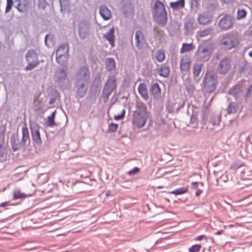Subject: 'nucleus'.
<instances>
[{
	"mask_svg": "<svg viewBox=\"0 0 252 252\" xmlns=\"http://www.w3.org/2000/svg\"><path fill=\"white\" fill-rule=\"evenodd\" d=\"M204 87L209 93L213 92L216 88L217 84V76L216 74L213 72H207L204 79Z\"/></svg>",
	"mask_w": 252,
	"mask_h": 252,
	"instance_id": "obj_1",
	"label": "nucleus"
},
{
	"mask_svg": "<svg viewBox=\"0 0 252 252\" xmlns=\"http://www.w3.org/2000/svg\"><path fill=\"white\" fill-rule=\"evenodd\" d=\"M148 118L147 111H134L132 123L133 126L138 128L143 127Z\"/></svg>",
	"mask_w": 252,
	"mask_h": 252,
	"instance_id": "obj_2",
	"label": "nucleus"
},
{
	"mask_svg": "<svg viewBox=\"0 0 252 252\" xmlns=\"http://www.w3.org/2000/svg\"><path fill=\"white\" fill-rule=\"evenodd\" d=\"M30 127L33 143L37 146H41L42 142L39 131L40 128L39 125L35 122H30Z\"/></svg>",
	"mask_w": 252,
	"mask_h": 252,
	"instance_id": "obj_3",
	"label": "nucleus"
},
{
	"mask_svg": "<svg viewBox=\"0 0 252 252\" xmlns=\"http://www.w3.org/2000/svg\"><path fill=\"white\" fill-rule=\"evenodd\" d=\"M160 113L156 118V128L160 131H165L168 128V124L167 123V111H160Z\"/></svg>",
	"mask_w": 252,
	"mask_h": 252,
	"instance_id": "obj_4",
	"label": "nucleus"
},
{
	"mask_svg": "<svg viewBox=\"0 0 252 252\" xmlns=\"http://www.w3.org/2000/svg\"><path fill=\"white\" fill-rule=\"evenodd\" d=\"M26 60L28 63L25 69L26 70H31L38 65L39 61L38 59V55L35 51L33 50L28 52L26 56Z\"/></svg>",
	"mask_w": 252,
	"mask_h": 252,
	"instance_id": "obj_5",
	"label": "nucleus"
},
{
	"mask_svg": "<svg viewBox=\"0 0 252 252\" xmlns=\"http://www.w3.org/2000/svg\"><path fill=\"white\" fill-rule=\"evenodd\" d=\"M69 47L67 44H63L60 46L56 52V60L57 62L63 64L68 59Z\"/></svg>",
	"mask_w": 252,
	"mask_h": 252,
	"instance_id": "obj_6",
	"label": "nucleus"
},
{
	"mask_svg": "<svg viewBox=\"0 0 252 252\" xmlns=\"http://www.w3.org/2000/svg\"><path fill=\"white\" fill-rule=\"evenodd\" d=\"M116 88L115 80L114 78H109L107 80L103 90L102 96L104 101H107L109 96Z\"/></svg>",
	"mask_w": 252,
	"mask_h": 252,
	"instance_id": "obj_7",
	"label": "nucleus"
},
{
	"mask_svg": "<svg viewBox=\"0 0 252 252\" xmlns=\"http://www.w3.org/2000/svg\"><path fill=\"white\" fill-rule=\"evenodd\" d=\"M231 68V62L229 58H225L222 59L219 63L217 70L220 74L227 73Z\"/></svg>",
	"mask_w": 252,
	"mask_h": 252,
	"instance_id": "obj_8",
	"label": "nucleus"
},
{
	"mask_svg": "<svg viewBox=\"0 0 252 252\" xmlns=\"http://www.w3.org/2000/svg\"><path fill=\"white\" fill-rule=\"evenodd\" d=\"M221 43L225 49H231L237 45L238 41L234 37L226 36L222 39Z\"/></svg>",
	"mask_w": 252,
	"mask_h": 252,
	"instance_id": "obj_9",
	"label": "nucleus"
},
{
	"mask_svg": "<svg viewBox=\"0 0 252 252\" xmlns=\"http://www.w3.org/2000/svg\"><path fill=\"white\" fill-rule=\"evenodd\" d=\"M89 25L86 21H82L79 23L78 33L81 39L86 38L89 33Z\"/></svg>",
	"mask_w": 252,
	"mask_h": 252,
	"instance_id": "obj_10",
	"label": "nucleus"
},
{
	"mask_svg": "<svg viewBox=\"0 0 252 252\" xmlns=\"http://www.w3.org/2000/svg\"><path fill=\"white\" fill-rule=\"evenodd\" d=\"M233 24L232 17L230 15H226L220 20L219 25L223 30H226L232 27Z\"/></svg>",
	"mask_w": 252,
	"mask_h": 252,
	"instance_id": "obj_11",
	"label": "nucleus"
},
{
	"mask_svg": "<svg viewBox=\"0 0 252 252\" xmlns=\"http://www.w3.org/2000/svg\"><path fill=\"white\" fill-rule=\"evenodd\" d=\"M212 52L213 49L211 46H203L198 49L197 55L199 59L203 60L209 57Z\"/></svg>",
	"mask_w": 252,
	"mask_h": 252,
	"instance_id": "obj_12",
	"label": "nucleus"
},
{
	"mask_svg": "<svg viewBox=\"0 0 252 252\" xmlns=\"http://www.w3.org/2000/svg\"><path fill=\"white\" fill-rule=\"evenodd\" d=\"M78 81L87 82L89 78V71L88 68L86 67H82L79 69L77 73Z\"/></svg>",
	"mask_w": 252,
	"mask_h": 252,
	"instance_id": "obj_13",
	"label": "nucleus"
},
{
	"mask_svg": "<svg viewBox=\"0 0 252 252\" xmlns=\"http://www.w3.org/2000/svg\"><path fill=\"white\" fill-rule=\"evenodd\" d=\"M11 144L13 151L15 152L20 149H25L26 147L20 141L17 136H12L11 138Z\"/></svg>",
	"mask_w": 252,
	"mask_h": 252,
	"instance_id": "obj_14",
	"label": "nucleus"
},
{
	"mask_svg": "<svg viewBox=\"0 0 252 252\" xmlns=\"http://www.w3.org/2000/svg\"><path fill=\"white\" fill-rule=\"evenodd\" d=\"M22 138L21 139V142L22 143H23L25 146V147H26L28 145L30 144L31 140L30 138L29 129L26 125L22 127Z\"/></svg>",
	"mask_w": 252,
	"mask_h": 252,
	"instance_id": "obj_15",
	"label": "nucleus"
},
{
	"mask_svg": "<svg viewBox=\"0 0 252 252\" xmlns=\"http://www.w3.org/2000/svg\"><path fill=\"white\" fill-rule=\"evenodd\" d=\"M191 63L190 58L185 55L183 56L180 62V68L182 71H188L189 70Z\"/></svg>",
	"mask_w": 252,
	"mask_h": 252,
	"instance_id": "obj_16",
	"label": "nucleus"
},
{
	"mask_svg": "<svg viewBox=\"0 0 252 252\" xmlns=\"http://www.w3.org/2000/svg\"><path fill=\"white\" fill-rule=\"evenodd\" d=\"M155 20L159 25L161 26L165 25L167 23V20L166 12L155 13Z\"/></svg>",
	"mask_w": 252,
	"mask_h": 252,
	"instance_id": "obj_17",
	"label": "nucleus"
},
{
	"mask_svg": "<svg viewBox=\"0 0 252 252\" xmlns=\"http://www.w3.org/2000/svg\"><path fill=\"white\" fill-rule=\"evenodd\" d=\"M138 91L141 97L145 100H147L149 98L147 87L145 83H140L138 87Z\"/></svg>",
	"mask_w": 252,
	"mask_h": 252,
	"instance_id": "obj_18",
	"label": "nucleus"
},
{
	"mask_svg": "<svg viewBox=\"0 0 252 252\" xmlns=\"http://www.w3.org/2000/svg\"><path fill=\"white\" fill-rule=\"evenodd\" d=\"M99 13L105 20L110 19L112 15L111 11L105 6H102L100 7Z\"/></svg>",
	"mask_w": 252,
	"mask_h": 252,
	"instance_id": "obj_19",
	"label": "nucleus"
},
{
	"mask_svg": "<svg viewBox=\"0 0 252 252\" xmlns=\"http://www.w3.org/2000/svg\"><path fill=\"white\" fill-rule=\"evenodd\" d=\"M19 3L17 6V8L20 12H23L26 11L29 6V0H18Z\"/></svg>",
	"mask_w": 252,
	"mask_h": 252,
	"instance_id": "obj_20",
	"label": "nucleus"
},
{
	"mask_svg": "<svg viewBox=\"0 0 252 252\" xmlns=\"http://www.w3.org/2000/svg\"><path fill=\"white\" fill-rule=\"evenodd\" d=\"M151 92L154 98H158L160 96L161 90L158 83L152 84Z\"/></svg>",
	"mask_w": 252,
	"mask_h": 252,
	"instance_id": "obj_21",
	"label": "nucleus"
},
{
	"mask_svg": "<svg viewBox=\"0 0 252 252\" xmlns=\"http://www.w3.org/2000/svg\"><path fill=\"white\" fill-rule=\"evenodd\" d=\"M135 39L137 46L139 48H141L144 40V35L141 31H138L136 32Z\"/></svg>",
	"mask_w": 252,
	"mask_h": 252,
	"instance_id": "obj_22",
	"label": "nucleus"
},
{
	"mask_svg": "<svg viewBox=\"0 0 252 252\" xmlns=\"http://www.w3.org/2000/svg\"><path fill=\"white\" fill-rule=\"evenodd\" d=\"M154 8L156 10L155 13L166 12L163 3L159 0H157L155 1L154 4Z\"/></svg>",
	"mask_w": 252,
	"mask_h": 252,
	"instance_id": "obj_23",
	"label": "nucleus"
},
{
	"mask_svg": "<svg viewBox=\"0 0 252 252\" xmlns=\"http://www.w3.org/2000/svg\"><path fill=\"white\" fill-rule=\"evenodd\" d=\"M105 38L108 40L110 43L113 46L114 44V30L113 28L110 29L104 35Z\"/></svg>",
	"mask_w": 252,
	"mask_h": 252,
	"instance_id": "obj_24",
	"label": "nucleus"
},
{
	"mask_svg": "<svg viewBox=\"0 0 252 252\" xmlns=\"http://www.w3.org/2000/svg\"><path fill=\"white\" fill-rule=\"evenodd\" d=\"M170 72V69L169 67L165 65H162L158 71V74L162 77H167Z\"/></svg>",
	"mask_w": 252,
	"mask_h": 252,
	"instance_id": "obj_25",
	"label": "nucleus"
},
{
	"mask_svg": "<svg viewBox=\"0 0 252 252\" xmlns=\"http://www.w3.org/2000/svg\"><path fill=\"white\" fill-rule=\"evenodd\" d=\"M155 57L158 62H163L165 59V52L161 49L157 50L155 53Z\"/></svg>",
	"mask_w": 252,
	"mask_h": 252,
	"instance_id": "obj_26",
	"label": "nucleus"
},
{
	"mask_svg": "<svg viewBox=\"0 0 252 252\" xmlns=\"http://www.w3.org/2000/svg\"><path fill=\"white\" fill-rule=\"evenodd\" d=\"M195 48L194 45L192 43L190 44L188 43H183L182 44V47L180 50L181 53H184L185 52H187L189 51L190 50H192Z\"/></svg>",
	"mask_w": 252,
	"mask_h": 252,
	"instance_id": "obj_27",
	"label": "nucleus"
},
{
	"mask_svg": "<svg viewBox=\"0 0 252 252\" xmlns=\"http://www.w3.org/2000/svg\"><path fill=\"white\" fill-rule=\"evenodd\" d=\"M210 117H211L210 120V123L213 125H218L220 121V114H214L212 113L211 115H209Z\"/></svg>",
	"mask_w": 252,
	"mask_h": 252,
	"instance_id": "obj_28",
	"label": "nucleus"
},
{
	"mask_svg": "<svg viewBox=\"0 0 252 252\" xmlns=\"http://www.w3.org/2000/svg\"><path fill=\"white\" fill-rule=\"evenodd\" d=\"M105 63L106 68L107 70L111 71L115 68V62L113 59H107L106 60Z\"/></svg>",
	"mask_w": 252,
	"mask_h": 252,
	"instance_id": "obj_29",
	"label": "nucleus"
},
{
	"mask_svg": "<svg viewBox=\"0 0 252 252\" xmlns=\"http://www.w3.org/2000/svg\"><path fill=\"white\" fill-rule=\"evenodd\" d=\"M188 187H183L179 188L178 189H177L171 191L170 192V193L171 194H174L175 195H180L183 194L185 193H186L188 191Z\"/></svg>",
	"mask_w": 252,
	"mask_h": 252,
	"instance_id": "obj_30",
	"label": "nucleus"
},
{
	"mask_svg": "<svg viewBox=\"0 0 252 252\" xmlns=\"http://www.w3.org/2000/svg\"><path fill=\"white\" fill-rule=\"evenodd\" d=\"M170 6L173 9L183 8L185 6V0H179L175 2H172L170 4Z\"/></svg>",
	"mask_w": 252,
	"mask_h": 252,
	"instance_id": "obj_31",
	"label": "nucleus"
},
{
	"mask_svg": "<svg viewBox=\"0 0 252 252\" xmlns=\"http://www.w3.org/2000/svg\"><path fill=\"white\" fill-rule=\"evenodd\" d=\"M202 64H195L193 67V74L194 77H198L202 70Z\"/></svg>",
	"mask_w": 252,
	"mask_h": 252,
	"instance_id": "obj_32",
	"label": "nucleus"
},
{
	"mask_svg": "<svg viewBox=\"0 0 252 252\" xmlns=\"http://www.w3.org/2000/svg\"><path fill=\"white\" fill-rule=\"evenodd\" d=\"M27 195L24 193H22L18 189H15L13 192L14 199H24L26 197Z\"/></svg>",
	"mask_w": 252,
	"mask_h": 252,
	"instance_id": "obj_33",
	"label": "nucleus"
},
{
	"mask_svg": "<svg viewBox=\"0 0 252 252\" xmlns=\"http://www.w3.org/2000/svg\"><path fill=\"white\" fill-rule=\"evenodd\" d=\"M198 20L200 24L205 25L210 22V18L205 14H201L199 16Z\"/></svg>",
	"mask_w": 252,
	"mask_h": 252,
	"instance_id": "obj_34",
	"label": "nucleus"
},
{
	"mask_svg": "<svg viewBox=\"0 0 252 252\" xmlns=\"http://www.w3.org/2000/svg\"><path fill=\"white\" fill-rule=\"evenodd\" d=\"M56 112V111H53L52 114L48 117L47 121L46 122V124L48 126H52L55 125L54 118Z\"/></svg>",
	"mask_w": 252,
	"mask_h": 252,
	"instance_id": "obj_35",
	"label": "nucleus"
},
{
	"mask_svg": "<svg viewBox=\"0 0 252 252\" xmlns=\"http://www.w3.org/2000/svg\"><path fill=\"white\" fill-rule=\"evenodd\" d=\"M87 89L85 87V84H81L78 88V94L80 97H83L86 94Z\"/></svg>",
	"mask_w": 252,
	"mask_h": 252,
	"instance_id": "obj_36",
	"label": "nucleus"
},
{
	"mask_svg": "<svg viewBox=\"0 0 252 252\" xmlns=\"http://www.w3.org/2000/svg\"><path fill=\"white\" fill-rule=\"evenodd\" d=\"M47 5L48 3L46 0H38L37 1V6L39 10H44Z\"/></svg>",
	"mask_w": 252,
	"mask_h": 252,
	"instance_id": "obj_37",
	"label": "nucleus"
},
{
	"mask_svg": "<svg viewBox=\"0 0 252 252\" xmlns=\"http://www.w3.org/2000/svg\"><path fill=\"white\" fill-rule=\"evenodd\" d=\"M118 127V125L114 123H111L108 126L107 129L108 133H112L115 132Z\"/></svg>",
	"mask_w": 252,
	"mask_h": 252,
	"instance_id": "obj_38",
	"label": "nucleus"
},
{
	"mask_svg": "<svg viewBox=\"0 0 252 252\" xmlns=\"http://www.w3.org/2000/svg\"><path fill=\"white\" fill-rule=\"evenodd\" d=\"M202 248L201 244H195L192 245L190 248H189V252H198L200 251Z\"/></svg>",
	"mask_w": 252,
	"mask_h": 252,
	"instance_id": "obj_39",
	"label": "nucleus"
},
{
	"mask_svg": "<svg viewBox=\"0 0 252 252\" xmlns=\"http://www.w3.org/2000/svg\"><path fill=\"white\" fill-rule=\"evenodd\" d=\"M238 111H227V113L226 115V116L229 117L231 115H233V119L232 118H230L229 121L232 122L235 119L237 118L238 116V114L237 113Z\"/></svg>",
	"mask_w": 252,
	"mask_h": 252,
	"instance_id": "obj_40",
	"label": "nucleus"
},
{
	"mask_svg": "<svg viewBox=\"0 0 252 252\" xmlns=\"http://www.w3.org/2000/svg\"><path fill=\"white\" fill-rule=\"evenodd\" d=\"M247 12L245 10L239 9L237 11V19H240L246 17Z\"/></svg>",
	"mask_w": 252,
	"mask_h": 252,
	"instance_id": "obj_41",
	"label": "nucleus"
},
{
	"mask_svg": "<svg viewBox=\"0 0 252 252\" xmlns=\"http://www.w3.org/2000/svg\"><path fill=\"white\" fill-rule=\"evenodd\" d=\"M192 114L190 118V124L191 125H194L197 124V115L194 113V111H192Z\"/></svg>",
	"mask_w": 252,
	"mask_h": 252,
	"instance_id": "obj_42",
	"label": "nucleus"
},
{
	"mask_svg": "<svg viewBox=\"0 0 252 252\" xmlns=\"http://www.w3.org/2000/svg\"><path fill=\"white\" fill-rule=\"evenodd\" d=\"M13 3V0H6L5 13H8L11 10Z\"/></svg>",
	"mask_w": 252,
	"mask_h": 252,
	"instance_id": "obj_43",
	"label": "nucleus"
},
{
	"mask_svg": "<svg viewBox=\"0 0 252 252\" xmlns=\"http://www.w3.org/2000/svg\"><path fill=\"white\" fill-rule=\"evenodd\" d=\"M212 32V30L210 29H208L203 31H201L200 33V36L201 37L206 36L207 35H209Z\"/></svg>",
	"mask_w": 252,
	"mask_h": 252,
	"instance_id": "obj_44",
	"label": "nucleus"
},
{
	"mask_svg": "<svg viewBox=\"0 0 252 252\" xmlns=\"http://www.w3.org/2000/svg\"><path fill=\"white\" fill-rule=\"evenodd\" d=\"M140 171V169L137 167H135L131 170L128 171L127 173L129 175H131L132 174H137Z\"/></svg>",
	"mask_w": 252,
	"mask_h": 252,
	"instance_id": "obj_45",
	"label": "nucleus"
},
{
	"mask_svg": "<svg viewBox=\"0 0 252 252\" xmlns=\"http://www.w3.org/2000/svg\"><path fill=\"white\" fill-rule=\"evenodd\" d=\"M58 97H59V94L56 91H55V96L54 97H53L52 99H51L49 101L50 104H53L55 103V102L56 101V100Z\"/></svg>",
	"mask_w": 252,
	"mask_h": 252,
	"instance_id": "obj_46",
	"label": "nucleus"
},
{
	"mask_svg": "<svg viewBox=\"0 0 252 252\" xmlns=\"http://www.w3.org/2000/svg\"><path fill=\"white\" fill-rule=\"evenodd\" d=\"M209 111H202V119L203 121L204 122H206L208 119V115Z\"/></svg>",
	"mask_w": 252,
	"mask_h": 252,
	"instance_id": "obj_47",
	"label": "nucleus"
},
{
	"mask_svg": "<svg viewBox=\"0 0 252 252\" xmlns=\"http://www.w3.org/2000/svg\"><path fill=\"white\" fill-rule=\"evenodd\" d=\"M125 115V111H122V113L120 115H115L114 118L115 120H120L122 119Z\"/></svg>",
	"mask_w": 252,
	"mask_h": 252,
	"instance_id": "obj_48",
	"label": "nucleus"
},
{
	"mask_svg": "<svg viewBox=\"0 0 252 252\" xmlns=\"http://www.w3.org/2000/svg\"><path fill=\"white\" fill-rule=\"evenodd\" d=\"M203 239H205L206 240H207V237L206 235H201L198 236L197 237H196L195 238V240L196 241H201Z\"/></svg>",
	"mask_w": 252,
	"mask_h": 252,
	"instance_id": "obj_49",
	"label": "nucleus"
},
{
	"mask_svg": "<svg viewBox=\"0 0 252 252\" xmlns=\"http://www.w3.org/2000/svg\"><path fill=\"white\" fill-rule=\"evenodd\" d=\"M198 183L197 182H192L191 184V188L193 189H198Z\"/></svg>",
	"mask_w": 252,
	"mask_h": 252,
	"instance_id": "obj_50",
	"label": "nucleus"
},
{
	"mask_svg": "<svg viewBox=\"0 0 252 252\" xmlns=\"http://www.w3.org/2000/svg\"><path fill=\"white\" fill-rule=\"evenodd\" d=\"M222 2L226 3H232L234 0H220Z\"/></svg>",
	"mask_w": 252,
	"mask_h": 252,
	"instance_id": "obj_51",
	"label": "nucleus"
},
{
	"mask_svg": "<svg viewBox=\"0 0 252 252\" xmlns=\"http://www.w3.org/2000/svg\"><path fill=\"white\" fill-rule=\"evenodd\" d=\"M202 192V191L201 189H197L196 191L195 192V195L197 196H199L201 193Z\"/></svg>",
	"mask_w": 252,
	"mask_h": 252,
	"instance_id": "obj_52",
	"label": "nucleus"
},
{
	"mask_svg": "<svg viewBox=\"0 0 252 252\" xmlns=\"http://www.w3.org/2000/svg\"><path fill=\"white\" fill-rule=\"evenodd\" d=\"M223 232V230H220L218 231L217 232H215V235H220L222 232Z\"/></svg>",
	"mask_w": 252,
	"mask_h": 252,
	"instance_id": "obj_53",
	"label": "nucleus"
},
{
	"mask_svg": "<svg viewBox=\"0 0 252 252\" xmlns=\"http://www.w3.org/2000/svg\"><path fill=\"white\" fill-rule=\"evenodd\" d=\"M192 4H194L196 6H198V1L197 0H192Z\"/></svg>",
	"mask_w": 252,
	"mask_h": 252,
	"instance_id": "obj_54",
	"label": "nucleus"
},
{
	"mask_svg": "<svg viewBox=\"0 0 252 252\" xmlns=\"http://www.w3.org/2000/svg\"><path fill=\"white\" fill-rule=\"evenodd\" d=\"M110 194H111V191L110 190H108L106 192V196H108L110 195Z\"/></svg>",
	"mask_w": 252,
	"mask_h": 252,
	"instance_id": "obj_55",
	"label": "nucleus"
},
{
	"mask_svg": "<svg viewBox=\"0 0 252 252\" xmlns=\"http://www.w3.org/2000/svg\"><path fill=\"white\" fill-rule=\"evenodd\" d=\"M249 55L252 58V51L249 53Z\"/></svg>",
	"mask_w": 252,
	"mask_h": 252,
	"instance_id": "obj_56",
	"label": "nucleus"
},
{
	"mask_svg": "<svg viewBox=\"0 0 252 252\" xmlns=\"http://www.w3.org/2000/svg\"><path fill=\"white\" fill-rule=\"evenodd\" d=\"M250 36L252 37V31L251 32H250Z\"/></svg>",
	"mask_w": 252,
	"mask_h": 252,
	"instance_id": "obj_57",
	"label": "nucleus"
},
{
	"mask_svg": "<svg viewBox=\"0 0 252 252\" xmlns=\"http://www.w3.org/2000/svg\"><path fill=\"white\" fill-rule=\"evenodd\" d=\"M63 113H64V115L65 116H66V114L65 112V111H63Z\"/></svg>",
	"mask_w": 252,
	"mask_h": 252,
	"instance_id": "obj_58",
	"label": "nucleus"
}]
</instances>
